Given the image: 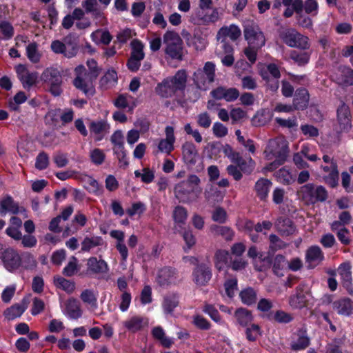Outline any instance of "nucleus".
<instances>
[{
  "instance_id": "obj_1",
  "label": "nucleus",
  "mask_w": 353,
  "mask_h": 353,
  "mask_svg": "<svg viewBox=\"0 0 353 353\" xmlns=\"http://www.w3.org/2000/svg\"><path fill=\"white\" fill-rule=\"evenodd\" d=\"M188 74L185 70H179L174 75L168 77L155 88L156 93L161 98H171L177 94H184L187 85Z\"/></svg>"
},
{
  "instance_id": "obj_2",
  "label": "nucleus",
  "mask_w": 353,
  "mask_h": 353,
  "mask_svg": "<svg viewBox=\"0 0 353 353\" xmlns=\"http://www.w3.org/2000/svg\"><path fill=\"white\" fill-rule=\"evenodd\" d=\"M201 182L196 174H190L186 180L177 183L174 187V195L179 202L190 203L195 201L197 194L196 190Z\"/></svg>"
},
{
  "instance_id": "obj_3",
  "label": "nucleus",
  "mask_w": 353,
  "mask_h": 353,
  "mask_svg": "<svg viewBox=\"0 0 353 353\" xmlns=\"http://www.w3.org/2000/svg\"><path fill=\"white\" fill-rule=\"evenodd\" d=\"M299 199L307 205L323 203L328 199V192L321 185L308 183L302 185L297 191Z\"/></svg>"
},
{
  "instance_id": "obj_4",
  "label": "nucleus",
  "mask_w": 353,
  "mask_h": 353,
  "mask_svg": "<svg viewBox=\"0 0 353 353\" xmlns=\"http://www.w3.org/2000/svg\"><path fill=\"white\" fill-rule=\"evenodd\" d=\"M41 79L48 86V91L52 96L59 97L63 93V74L57 68H46L41 74Z\"/></svg>"
},
{
  "instance_id": "obj_5",
  "label": "nucleus",
  "mask_w": 353,
  "mask_h": 353,
  "mask_svg": "<svg viewBox=\"0 0 353 353\" xmlns=\"http://www.w3.org/2000/svg\"><path fill=\"white\" fill-rule=\"evenodd\" d=\"M216 65L212 61L205 63L202 68H198L192 75L196 87L201 90H207L210 84L213 83L216 77Z\"/></svg>"
},
{
  "instance_id": "obj_6",
  "label": "nucleus",
  "mask_w": 353,
  "mask_h": 353,
  "mask_svg": "<svg viewBox=\"0 0 353 353\" xmlns=\"http://www.w3.org/2000/svg\"><path fill=\"white\" fill-rule=\"evenodd\" d=\"M167 43L165 52L171 59L181 61L183 59V41L174 32L168 31L163 36Z\"/></svg>"
},
{
  "instance_id": "obj_7",
  "label": "nucleus",
  "mask_w": 353,
  "mask_h": 353,
  "mask_svg": "<svg viewBox=\"0 0 353 353\" xmlns=\"http://www.w3.org/2000/svg\"><path fill=\"white\" fill-rule=\"evenodd\" d=\"M280 38L291 48L307 50L310 47L308 37L298 32L294 28H288L280 32Z\"/></svg>"
},
{
  "instance_id": "obj_8",
  "label": "nucleus",
  "mask_w": 353,
  "mask_h": 353,
  "mask_svg": "<svg viewBox=\"0 0 353 353\" xmlns=\"http://www.w3.org/2000/svg\"><path fill=\"white\" fill-rule=\"evenodd\" d=\"M243 34L249 46L255 49H260L265 44V38L263 32L258 26L246 25L243 28Z\"/></svg>"
},
{
  "instance_id": "obj_9",
  "label": "nucleus",
  "mask_w": 353,
  "mask_h": 353,
  "mask_svg": "<svg viewBox=\"0 0 353 353\" xmlns=\"http://www.w3.org/2000/svg\"><path fill=\"white\" fill-rule=\"evenodd\" d=\"M3 267L10 272H14L21 267L20 254L12 248H6L0 253Z\"/></svg>"
},
{
  "instance_id": "obj_10",
  "label": "nucleus",
  "mask_w": 353,
  "mask_h": 353,
  "mask_svg": "<svg viewBox=\"0 0 353 353\" xmlns=\"http://www.w3.org/2000/svg\"><path fill=\"white\" fill-rule=\"evenodd\" d=\"M273 254L265 255L264 254H260L259 260L262 261L264 265L268 268H270L272 265L273 273L278 276H283V270L287 264V261L285 256L282 254H277L272 259Z\"/></svg>"
},
{
  "instance_id": "obj_11",
  "label": "nucleus",
  "mask_w": 353,
  "mask_h": 353,
  "mask_svg": "<svg viewBox=\"0 0 353 353\" xmlns=\"http://www.w3.org/2000/svg\"><path fill=\"white\" fill-rule=\"evenodd\" d=\"M210 267L205 263H198L193 270V281L199 286H205L212 279Z\"/></svg>"
},
{
  "instance_id": "obj_12",
  "label": "nucleus",
  "mask_w": 353,
  "mask_h": 353,
  "mask_svg": "<svg viewBox=\"0 0 353 353\" xmlns=\"http://www.w3.org/2000/svg\"><path fill=\"white\" fill-rule=\"evenodd\" d=\"M308 291L305 284L296 286L295 293L289 298V304L293 309H302L307 306Z\"/></svg>"
},
{
  "instance_id": "obj_13",
  "label": "nucleus",
  "mask_w": 353,
  "mask_h": 353,
  "mask_svg": "<svg viewBox=\"0 0 353 353\" xmlns=\"http://www.w3.org/2000/svg\"><path fill=\"white\" fill-rule=\"evenodd\" d=\"M210 96L215 100H225L227 102H233L239 97V91L236 88H227L218 86L210 92Z\"/></svg>"
},
{
  "instance_id": "obj_14",
  "label": "nucleus",
  "mask_w": 353,
  "mask_h": 353,
  "mask_svg": "<svg viewBox=\"0 0 353 353\" xmlns=\"http://www.w3.org/2000/svg\"><path fill=\"white\" fill-rule=\"evenodd\" d=\"M176 279V269L170 266H165L160 269L156 278L158 285L163 288L175 283Z\"/></svg>"
},
{
  "instance_id": "obj_15",
  "label": "nucleus",
  "mask_w": 353,
  "mask_h": 353,
  "mask_svg": "<svg viewBox=\"0 0 353 353\" xmlns=\"http://www.w3.org/2000/svg\"><path fill=\"white\" fill-rule=\"evenodd\" d=\"M336 117L341 130L348 132L352 127V116L350 107L343 101L336 110Z\"/></svg>"
},
{
  "instance_id": "obj_16",
  "label": "nucleus",
  "mask_w": 353,
  "mask_h": 353,
  "mask_svg": "<svg viewBox=\"0 0 353 353\" xmlns=\"http://www.w3.org/2000/svg\"><path fill=\"white\" fill-rule=\"evenodd\" d=\"M310 94L305 88H297L293 98L292 105L296 110H304L308 106Z\"/></svg>"
},
{
  "instance_id": "obj_17",
  "label": "nucleus",
  "mask_w": 353,
  "mask_h": 353,
  "mask_svg": "<svg viewBox=\"0 0 353 353\" xmlns=\"http://www.w3.org/2000/svg\"><path fill=\"white\" fill-rule=\"evenodd\" d=\"M19 211V203L10 194H6L0 200V216H4L8 212L17 214Z\"/></svg>"
},
{
  "instance_id": "obj_18",
  "label": "nucleus",
  "mask_w": 353,
  "mask_h": 353,
  "mask_svg": "<svg viewBox=\"0 0 353 353\" xmlns=\"http://www.w3.org/2000/svg\"><path fill=\"white\" fill-rule=\"evenodd\" d=\"M241 34L240 28L232 24L230 26H223L219 29L217 32L216 37L218 40H221V42H225L227 37H229L232 41H235L237 40Z\"/></svg>"
},
{
  "instance_id": "obj_19",
  "label": "nucleus",
  "mask_w": 353,
  "mask_h": 353,
  "mask_svg": "<svg viewBox=\"0 0 353 353\" xmlns=\"http://www.w3.org/2000/svg\"><path fill=\"white\" fill-rule=\"evenodd\" d=\"M165 132L166 138L159 141L158 148L161 152L170 154L174 150V143L175 141L174 128L172 126H167Z\"/></svg>"
},
{
  "instance_id": "obj_20",
  "label": "nucleus",
  "mask_w": 353,
  "mask_h": 353,
  "mask_svg": "<svg viewBox=\"0 0 353 353\" xmlns=\"http://www.w3.org/2000/svg\"><path fill=\"white\" fill-rule=\"evenodd\" d=\"M275 225L282 236H290L294 233L296 225L294 222L287 216H280L277 219Z\"/></svg>"
},
{
  "instance_id": "obj_21",
  "label": "nucleus",
  "mask_w": 353,
  "mask_h": 353,
  "mask_svg": "<svg viewBox=\"0 0 353 353\" xmlns=\"http://www.w3.org/2000/svg\"><path fill=\"white\" fill-rule=\"evenodd\" d=\"M333 308L340 315L350 316L353 311V301L350 298H341L334 301Z\"/></svg>"
},
{
  "instance_id": "obj_22",
  "label": "nucleus",
  "mask_w": 353,
  "mask_h": 353,
  "mask_svg": "<svg viewBox=\"0 0 353 353\" xmlns=\"http://www.w3.org/2000/svg\"><path fill=\"white\" fill-rule=\"evenodd\" d=\"M272 185L271 181L265 178H260L255 183L254 190L261 201H266Z\"/></svg>"
},
{
  "instance_id": "obj_23",
  "label": "nucleus",
  "mask_w": 353,
  "mask_h": 353,
  "mask_svg": "<svg viewBox=\"0 0 353 353\" xmlns=\"http://www.w3.org/2000/svg\"><path fill=\"white\" fill-rule=\"evenodd\" d=\"M241 303L247 306H252L257 301V291L252 287H246L239 292Z\"/></svg>"
},
{
  "instance_id": "obj_24",
  "label": "nucleus",
  "mask_w": 353,
  "mask_h": 353,
  "mask_svg": "<svg viewBox=\"0 0 353 353\" xmlns=\"http://www.w3.org/2000/svg\"><path fill=\"white\" fill-rule=\"evenodd\" d=\"M210 232L213 236H220L227 241H232L234 236V230L229 226L212 224L210 228Z\"/></svg>"
},
{
  "instance_id": "obj_25",
  "label": "nucleus",
  "mask_w": 353,
  "mask_h": 353,
  "mask_svg": "<svg viewBox=\"0 0 353 353\" xmlns=\"http://www.w3.org/2000/svg\"><path fill=\"white\" fill-rule=\"evenodd\" d=\"M234 164H236L241 172L245 174H250L254 170L256 163L251 157L243 159L241 154L233 161Z\"/></svg>"
},
{
  "instance_id": "obj_26",
  "label": "nucleus",
  "mask_w": 353,
  "mask_h": 353,
  "mask_svg": "<svg viewBox=\"0 0 353 353\" xmlns=\"http://www.w3.org/2000/svg\"><path fill=\"white\" fill-rule=\"evenodd\" d=\"M87 83L81 77L77 75L73 80L74 86L81 91L88 98L93 97L95 94V88L92 84Z\"/></svg>"
},
{
  "instance_id": "obj_27",
  "label": "nucleus",
  "mask_w": 353,
  "mask_h": 353,
  "mask_svg": "<svg viewBox=\"0 0 353 353\" xmlns=\"http://www.w3.org/2000/svg\"><path fill=\"white\" fill-rule=\"evenodd\" d=\"M234 316L237 323L242 327L248 326L254 319L252 312L245 307L237 308Z\"/></svg>"
},
{
  "instance_id": "obj_28",
  "label": "nucleus",
  "mask_w": 353,
  "mask_h": 353,
  "mask_svg": "<svg viewBox=\"0 0 353 353\" xmlns=\"http://www.w3.org/2000/svg\"><path fill=\"white\" fill-rule=\"evenodd\" d=\"M87 265L88 270L94 274L105 273L108 270V264L104 260H98L94 256H92L88 260Z\"/></svg>"
},
{
  "instance_id": "obj_29",
  "label": "nucleus",
  "mask_w": 353,
  "mask_h": 353,
  "mask_svg": "<svg viewBox=\"0 0 353 353\" xmlns=\"http://www.w3.org/2000/svg\"><path fill=\"white\" fill-rule=\"evenodd\" d=\"M272 114L268 110H258L251 119V123L254 127H261L268 123L272 119Z\"/></svg>"
},
{
  "instance_id": "obj_30",
  "label": "nucleus",
  "mask_w": 353,
  "mask_h": 353,
  "mask_svg": "<svg viewBox=\"0 0 353 353\" xmlns=\"http://www.w3.org/2000/svg\"><path fill=\"white\" fill-rule=\"evenodd\" d=\"M305 259L307 263H315L316 265L324 260V254L318 245H312L307 250Z\"/></svg>"
},
{
  "instance_id": "obj_31",
  "label": "nucleus",
  "mask_w": 353,
  "mask_h": 353,
  "mask_svg": "<svg viewBox=\"0 0 353 353\" xmlns=\"http://www.w3.org/2000/svg\"><path fill=\"white\" fill-rule=\"evenodd\" d=\"M88 127L91 134L100 136L97 138V141H101L103 138V134L110 128L109 124L105 120L92 121Z\"/></svg>"
},
{
  "instance_id": "obj_32",
  "label": "nucleus",
  "mask_w": 353,
  "mask_h": 353,
  "mask_svg": "<svg viewBox=\"0 0 353 353\" xmlns=\"http://www.w3.org/2000/svg\"><path fill=\"white\" fill-rule=\"evenodd\" d=\"M182 150L185 163L190 165L195 164L198 153L194 144L192 142H185L182 146Z\"/></svg>"
},
{
  "instance_id": "obj_33",
  "label": "nucleus",
  "mask_w": 353,
  "mask_h": 353,
  "mask_svg": "<svg viewBox=\"0 0 353 353\" xmlns=\"http://www.w3.org/2000/svg\"><path fill=\"white\" fill-rule=\"evenodd\" d=\"M179 297L177 294L172 293L166 295L163 298L162 307L165 314H172L179 305Z\"/></svg>"
},
{
  "instance_id": "obj_34",
  "label": "nucleus",
  "mask_w": 353,
  "mask_h": 353,
  "mask_svg": "<svg viewBox=\"0 0 353 353\" xmlns=\"http://www.w3.org/2000/svg\"><path fill=\"white\" fill-rule=\"evenodd\" d=\"M65 310L68 316L72 319H78L82 316V310L78 301L74 299L68 300Z\"/></svg>"
},
{
  "instance_id": "obj_35",
  "label": "nucleus",
  "mask_w": 353,
  "mask_h": 353,
  "mask_svg": "<svg viewBox=\"0 0 353 353\" xmlns=\"http://www.w3.org/2000/svg\"><path fill=\"white\" fill-rule=\"evenodd\" d=\"M21 267L26 270H34L37 266V262L34 255L28 252H23L20 255Z\"/></svg>"
},
{
  "instance_id": "obj_36",
  "label": "nucleus",
  "mask_w": 353,
  "mask_h": 353,
  "mask_svg": "<svg viewBox=\"0 0 353 353\" xmlns=\"http://www.w3.org/2000/svg\"><path fill=\"white\" fill-rule=\"evenodd\" d=\"M229 253L224 250H218L214 255L215 267L219 271L224 270L228 266Z\"/></svg>"
},
{
  "instance_id": "obj_37",
  "label": "nucleus",
  "mask_w": 353,
  "mask_h": 353,
  "mask_svg": "<svg viewBox=\"0 0 353 353\" xmlns=\"http://www.w3.org/2000/svg\"><path fill=\"white\" fill-rule=\"evenodd\" d=\"M117 73L114 69L111 68L101 78L99 83L101 87L108 88L110 85L117 83Z\"/></svg>"
},
{
  "instance_id": "obj_38",
  "label": "nucleus",
  "mask_w": 353,
  "mask_h": 353,
  "mask_svg": "<svg viewBox=\"0 0 353 353\" xmlns=\"http://www.w3.org/2000/svg\"><path fill=\"white\" fill-rule=\"evenodd\" d=\"M144 324H147V322L144 323V318L134 316L125 321L124 325L129 331L137 332L143 327Z\"/></svg>"
},
{
  "instance_id": "obj_39",
  "label": "nucleus",
  "mask_w": 353,
  "mask_h": 353,
  "mask_svg": "<svg viewBox=\"0 0 353 353\" xmlns=\"http://www.w3.org/2000/svg\"><path fill=\"white\" fill-rule=\"evenodd\" d=\"M267 318L269 320H274L276 323L283 324L289 323L294 319L291 314L281 310H276L273 315L272 314H268Z\"/></svg>"
},
{
  "instance_id": "obj_40",
  "label": "nucleus",
  "mask_w": 353,
  "mask_h": 353,
  "mask_svg": "<svg viewBox=\"0 0 353 353\" xmlns=\"http://www.w3.org/2000/svg\"><path fill=\"white\" fill-rule=\"evenodd\" d=\"M54 283L58 288L64 290L68 294L72 293L75 290L74 282L59 276L54 277Z\"/></svg>"
},
{
  "instance_id": "obj_41",
  "label": "nucleus",
  "mask_w": 353,
  "mask_h": 353,
  "mask_svg": "<svg viewBox=\"0 0 353 353\" xmlns=\"http://www.w3.org/2000/svg\"><path fill=\"white\" fill-rule=\"evenodd\" d=\"M333 170L328 174L323 176L324 182L331 188H336L339 185V172L338 170V164L334 163Z\"/></svg>"
},
{
  "instance_id": "obj_42",
  "label": "nucleus",
  "mask_w": 353,
  "mask_h": 353,
  "mask_svg": "<svg viewBox=\"0 0 353 353\" xmlns=\"http://www.w3.org/2000/svg\"><path fill=\"white\" fill-rule=\"evenodd\" d=\"M269 250L268 254H274L276 251L286 248V243L277 235L271 234L269 236Z\"/></svg>"
},
{
  "instance_id": "obj_43",
  "label": "nucleus",
  "mask_w": 353,
  "mask_h": 353,
  "mask_svg": "<svg viewBox=\"0 0 353 353\" xmlns=\"http://www.w3.org/2000/svg\"><path fill=\"white\" fill-rule=\"evenodd\" d=\"M26 307L20 304H14L6 310L5 317L8 320H14L20 317L26 311Z\"/></svg>"
},
{
  "instance_id": "obj_44",
  "label": "nucleus",
  "mask_w": 353,
  "mask_h": 353,
  "mask_svg": "<svg viewBox=\"0 0 353 353\" xmlns=\"http://www.w3.org/2000/svg\"><path fill=\"white\" fill-rule=\"evenodd\" d=\"M86 64L88 68V72L85 75L90 82H93L99 77L101 69L98 66L97 62L94 59H88Z\"/></svg>"
},
{
  "instance_id": "obj_45",
  "label": "nucleus",
  "mask_w": 353,
  "mask_h": 353,
  "mask_svg": "<svg viewBox=\"0 0 353 353\" xmlns=\"http://www.w3.org/2000/svg\"><path fill=\"white\" fill-rule=\"evenodd\" d=\"M260 75L264 81H269V79H270V75H271L274 79H279L281 77V72L278 65L275 63H271L267 65L266 70L261 71Z\"/></svg>"
},
{
  "instance_id": "obj_46",
  "label": "nucleus",
  "mask_w": 353,
  "mask_h": 353,
  "mask_svg": "<svg viewBox=\"0 0 353 353\" xmlns=\"http://www.w3.org/2000/svg\"><path fill=\"white\" fill-rule=\"evenodd\" d=\"M132 52L130 57L134 58L135 59L143 60L145 57L143 52V44L139 39H134L131 42Z\"/></svg>"
},
{
  "instance_id": "obj_47",
  "label": "nucleus",
  "mask_w": 353,
  "mask_h": 353,
  "mask_svg": "<svg viewBox=\"0 0 353 353\" xmlns=\"http://www.w3.org/2000/svg\"><path fill=\"white\" fill-rule=\"evenodd\" d=\"M101 236L88 237L85 236L81 242V251L89 252L92 248L101 244Z\"/></svg>"
},
{
  "instance_id": "obj_48",
  "label": "nucleus",
  "mask_w": 353,
  "mask_h": 353,
  "mask_svg": "<svg viewBox=\"0 0 353 353\" xmlns=\"http://www.w3.org/2000/svg\"><path fill=\"white\" fill-rule=\"evenodd\" d=\"M26 55L28 59L37 63L40 61L41 55L38 51V44L36 42H32L26 47Z\"/></svg>"
},
{
  "instance_id": "obj_49",
  "label": "nucleus",
  "mask_w": 353,
  "mask_h": 353,
  "mask_svg": "<svg viewBox=\"0 0 353 353\" xmlns=\"http://www.w3.org/2000/svg\"><path fill=\"white\" fill-rule=\"evenodd\" d=\"M223 286L227 296L232 299L235 296V292L238 290L237 279L234 277L225 280Z\"/></svg>"
},
{
  "instance_id": "obj_50",
  "label": "nucleus",
  "mask_w": 353,
  "mask_h": 353,
  "mask_svg": "<svg viewBox=\"0 0 353 353\" xmlns=\"http://www.w3.org/2000/svg\"><path fill=\"white\" fill-rule=\"evenodd\" d=\"M80 298L83 303L90 305L94 308L97 307V297L93 290L89 289L83 290L80 295Z\"/></svg>"
},
{
  "instance_id": "obj_51",
  "label": "nucleus",
  "mask_w": 353,
  "mask_h": 353,
  "mask_svg": "<svg viewBox=\"0 0 353 353\" xmlns=\"http://www.w3.org/2000/svg\"><path fill=\"white\" fill-rule=\"evenodd\" d=\"M0 31L4 40H10L12 38L14 33V27L8 21H0Z\"/></svg>"
},
{
  "instance_id": "obj_52",
  "label": "nucleus",
  "mask_w": 353,
  "mask_h": 353,
  "mask_svg": "<svg viewBox=\"0 0 353 353\" xmlns=\"http://www.w3.org/2000/svg\"><path fill=\"white\" fill-rule=\"evenodd\" d=\"M188 218V211L181 205L175 207L173 211V219L175 223L184 224Z\"/></svg>"
},
{
  "instance_id": "obj_53",
  "label": "nucleus",
  "mask_w": 353,
  "mask_h": 353,
  "mask_svg": "<svg viewBox=\"0 0 353 353\" xmlns=\"http://www.w3.org/2000/svg\"><path fill=\"white\" fill-rule=\"evenodd\" d=\"M310 345V339L304 334L300 335L297 340L291 343V349L299 351L306 349Z\"/></svg>"
},
{
  "instance_id": "obj_54",
  "label": "nucleus",
  "mask_w": 353,
  "mask_h": 353,
  "mask_svg": "<svg viewBox=\"0 0 353 353\" xmlns=\"http://www.w3.org/2000/svg\"><path fill=\"white\" fill-rule=\"evenodd\" d=\"M276 174L280 181L284 185H291L296 180L292 173L285 168H282L279 170Z\"/></svg>"
},
{
  "instance_id": "obj_55",
  "label": "nucleus",
  "mask_w": 353,
  "mask_h": 353,
  "mask_svg": "<svg viewBox=\"0 0 353 353\" xmlns=\"http://www.w3.org/2000/svg\"><path fill=\"white\" fill-rule=\"evenodd\" d=\"M290 58L299 66H303L309 62L310 55L305 52H298L296 51H292L290 54Z\"/></svg>"
},
{
  "instance_id": "obj_56",
  "label": "nucleus",
  "mask_w": 353,
  "mask_h": 353,
  "mask_svg": "<svg viewBox=\"0 0 353 353\" xmlns=\"http://www.w3.org/2000/svg\"><path fill=\"white\" fill-rule=\"evenodd\" d=\"M245 330L246 339L251 342L256 341L258 336L261 334V327L257 324H251Z\"/></svg>"
},
{
  "instance_id": "obj_57",
  "label": "nucleus",
  "mask_w": 353,
  "mask_h": 353,
  "mask_svg": "<svg viewBox=\"0 0 353 353\" xmlns=\"http://www.w3.org/2000/svg\"><path fill=\"white\" fill-rule=\"evenodd\" d=\"M212 219L219 224H223L228 219L227 212L223 208L217 207L212 212Z\"/></svg>"
},
{
  "instance_id": "obj_58",
  "label": "nucleus",
  "mask_w": 353,
  "mask_h": 353,
  "mask_svg": "<svg viewBox=\"0 0 353 353\" xmlns=\"http://www.w3.org/2000/svg\"><path fill=\"white\" fill-rule=\"evenodd\" d=\"M49 165L48 154L42 151L36 157L35 168L39 170H45Z\"/></svg>"
},
{
  "instance_id": "obj_59",
  "label": "nucleus",
  "mask_w": 353,
  "mask_h": 353,
  "mask_svg": "<svg viewBox=\"0 0 353 353\" xmlns=\"http://www.w3.org/2000/svg\"><path fill=\"white\" fill-rule=\"evenodd\" d=\"M37 79L38 73L37 72H29L20 81L24 89L29 90L32 86L36 84Z\"/></svg>"
},
{
  "instance_id": "obj_60",
  "label": "nucleus",
  "mask_w": 353,
  "mask_h": 353,
  "mask_svg": "<svg viewBox=\"0 0 353 353\" xmlns=\"http://www.w3.org/2000/svg\"><path fill=\"white\" fill-rule=\"evenodd\" d=\"M78 270L77 259L72 256L70 261L63 269V274L68 277L72 276Z\"/></svg>"
},
{
  "instance_id": "obj_61",
  "label": "nucleus",
  "mask_w": 353,
  "mask_h": 353,
  "mask_svg": "<svg viewBox=\"0 0 353 353\" xmlns=\"http://www.w3.org/2000/svg\"><path fill=\"white\" fill-rule=\"evenodd\" d=\"M192 323L196 327L201 330H208L211 327L210 322L201 315L194 316Z\"/></svg>"
},
{
  "instance_id": "obj_62",
  "label": "nucleus",
  "mask_w": 353,
  "mask_h": 353,
  "mask_svg": "<svg viewBox=\"0 0 353 353\" xmlns=\"http://www.w3.org/2000/svg\"><path fill=\"white\" fill-rule=\"evenodd\" d=\"M90 157L91 161L97 165H101L104 162L105 158L104 152L99 148H95L92 150L90 152Z\"/></svg>"
},
{
  "instance_id": "obj_63",
  "label": "nucleus",
  "mask_w": 353,
  "mask_h": 353,
  "mask_svg": "<svg viewBox=\"0 0 353 353\" xmlns=\"http://www.w3.org/2000/svg\"><path fill=\"white\" fill-rule=\"evenodd\" d=\"M275 157V159L282 165L285 163L289 152V148L287 144H284L278 151H271Z\"/></svg>"
},
{
  "instance_id": "obj_64",
  "label": "nucleus",
  "mask_w": 353,
  "mask_h": 353,
  "mask_svg": "<svg viewBox=\"0 0 353 353\" xmlns=\"http://www.w3.org/2000/svg\"><path fill=\"white\" fill-rule=\"evenodd\" d=\"M341 79L345 85H353V69L350 67L344 68L342 70Z\"/></svg>"
}]
</instances>
